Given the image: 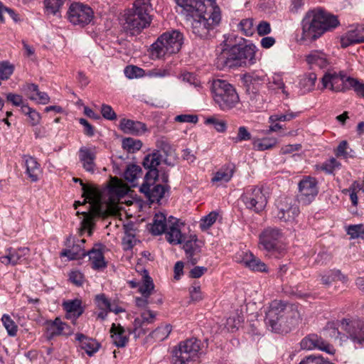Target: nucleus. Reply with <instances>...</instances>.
Segmentation results:
<instances>
[{
	"label": "nucleus",
	"instance_id": "34",
	"mask_svg": "<svg viewBox=\"0 0 364 364\" xmlns=\"http://www.w3.org/2000/svg\"><path fill=\"white\" fill-rule=\"evenodd\" d=\"M166 218L163 213H158L154 215L151 232L154 235H159L165 232L167 229Z\"/></svg>",
	"mask_w": 364,
	"mask_h": 364
},
{
	"label": "nucleus",
	"instance_id": "19",
	"mask_svg": "<svg viewBox=\"0 0 364 364\" xmlns=\"http://www.w3.org/2000/svg\"><path fill=\"white\" fill-rule=\"evenodd\" d=\"M29 252L28 247H9L6 250L5 255H0V262L5 265L15 266L26 260Z\"/></svg>",
	"mask_w": 364,
	"mask_h": 364
},
{
	"label": "nucleus",
	"instance_id": "10",
	"mask_svg": "<svg viewBox=\"0 0 364 364\" xmlns=\"http://www.w3.org/2000/svg\"><path fill=\"white\" fill-rule=\"evenodd\" d=\"M352 79L353 77L348 76L344 71L337 73L334 70H328L322 77L321 82L324 88L336 92H345L349 90Z\"/></svg>",
	"mask_w": 364,
	"mask_h": 364
},
{
	"label": "nucleus",
	"instance_id": "42",
	"mask_svg": "<svg viewBox=\"0 0 364 364\" xmlns=\"http://www.w3.org/2000/svg\"><path fill=\"white\" fill-rule=\"evenodd\" d=\"M95 302L97 306L102 311L99 313L98 318H104L108 309L110 308L111 302L104 294L97 295L95 296Z\"/></svg>",
	"mask_w": 364,
	"mask_h": 364
},
{
	"label": "nucleus",
	"instance_id": "11",
	"mask_svg": "<svg viewBox=\"0 0 364 364\" xmlns=\"http://www.w3.org/2000/svg\"><path fill=\"white\" fill-rule=\"evenodd\" d=\"M247 208L255 213L262 211L267 204V197L263 189L258 186L247 188L241 196Z\"/></svg>",
	"mask_w": 364,
	"mask_h": 364
},
{
	"label": "nucleus",
	"instance_id": "16",
	"mask_svg": "<svg viewBox=\"0 0 364 364\" xmlns=\"http://www.w3.org/2000/svg\"><path fill=\"white\" fill-rule=\"evenodd\" d=\"M299 199L304 204H309L314 200L318 193L316 178L310 176L305 177L299 183Z\"/></svg>",
	"mask_w": 364,
	"mask_h": 364
},
{
	"label": "nucleus",
	"instance_id": "18",
	"mask_svg": "<svg viewBox=\"0 0 364 364\" xmlns=\"http://www.w3.org/2000/svg\"><path fill=\"white\" fill-rule=\"evenodd\" d=\"M46 332L44 336L48 341L58 336H70L73 333V329L62 320H47L46 323Z\"/></svg>",
	"mask_w": 364,
	"mask_h": 364
},
{
	"label": "nucleus",
	"instance_id": "51",
	"mask_svg": "<svg viewBox=\"0 0 364 364\" xmlns=\"http://www.w3.org/2000/svg\"><path fill=\"white\" fill-rule=\"evenodd\" d=\"M269 88L270 90H282L284 95L287 97L289 95L288 92L285 90V85L279 76L273 77L272 81L269 82Z\"/></svg>",
	"mask_w": 364,
	"mask_h": 364
},
{
	"label": "nucleus",
	"instance_id": "57",
	"mask_svg": "<svg viewBox=\"0 0 364 364\" xmlns=\"http://www.w3.org/2000/svg\"><path fill=\"white\" fill-rule=\"evenodd\" d=\"M316 80V75L314 73H311L301 80V83L307 90H311L315 85Z\"/></svg>",
	"mask_w": 364,
	"mask_h": 364
},
{
	"label": "nucleus",
	"instance_id": "17",
	"mask_svg": "<svg viewBox=\"0 0 364 364\" xmlns=\"http://www.w3.org/2000/svg\"><path fill=\"white\" fill-rule=\"evenodd\" d=\"M284 311L291 312L289 316L291 318L299 317L300 314L295 305H289L284 304L282 301L274 300L272 301L267 310H264L266 318H274L279 316L282 317V314Z\"/></svg>",
	"mask_w": 364,
	"mask_h": 364
},
{
	"label": "nucleus",
	"instance_id": "1",
	"mask_svg": "<svg viewBox=\"0 0 364 364\" xmlns=\"http://www.w3.org/2000/svg\"><path fill=\"white\" fill-rule=\"evenodd\" d=\"M181 8V13L191 15V31L200 38H208L214 35V30L221 21L220 9L210 0H176Z\"/></svg>",
	"mask_w": 364,
	"mask_h": 364
},
{
	"label": "nucleus",
	"instance_id": "56",
	"mask_svg": "<svg viewBox=\"0 0 364 364\" xmlns=\"http://www.w3.org/2000/svg\"><path fill=\"white\" fill-rule=\"evenodd\" d=\"M297 116H298L297 112H293L288 111L285 114L272 115L269 117V119L272 122H277V121L285 122V121H290L291 119H294Z\"/></svg>",
	"mask_w": 364,
	"mask_h": 364
},
{
	"label": "nucleus",
	"instance_id": "2",
	"mask_svg": "<svg viewBox=\"0 0 364 364\" xmlns=\"http://www.w3.org/2000/svg\"><path fill=\"white\" fill-rule=\"evenodd\" d=\"M303 40L315 41L324 33L331 31L340 24L336 16L318 8L309 11L302 21Z\"/></svg>",
	"mask_w": 364,
	"mask_h": 364
},
{
	"label": "nucleus",
	"instance_id": "24",
	"mask_svg": "<svg viewBox=\"0 0 364 364\" xmlns=\"http://www.w3.org/2000/svg\"><path fill=\"white\" fill-rule=\"evenodd\" d=\"M239 50L237 56L241 58V66L251 65L256 63V46L252 44L235 45Z\"/></svg>",
	"mask_w": 364,
	"mask_h": 364
},
{
	"label": "nucleus",
	"instance_id": "46",
	"mask_svg": "<svg viewBox=\"0 0 364 364\" xmlns=\"http://www.w3.org/2000/svg\"><path fill=\"white\" fill-rule=\"evenodd\" d=\"M66 0H44L45 8L48 13L56 14Z\"/></svg>",
	"mask_w": 364,
	"mask_h": 364
},
{
	"label": "nucleus",
	"instance_id": "15",
	"mask_svg": "<svg viewBox=\"0 0 364 364\" xmlns=\"http://www.w3.org/2000/svg\"><path fill=\"white\" fill-rule=\"evenodd\" d=\"M300 213L296 201L290 198H285L278 205L277 218L285 223H291Z\"/></svg>",
	"mask_w": 364,
	"mask_h": 364
},
{
	"label": "nucleus",
	"instance_id": "35",
	"mask_svg": "<svg viewBox=\"0 0 364 364\" xmlns=\"http://www.w3.org/2000/svg\"><path fill=\"white\" fill-rule=\"evenodd\" d=\"M109 188L112 194L119 198L124 196L129 191L128 186L116 177L111 178Z\"/></svg>",
	"mask_w": 364,
	"mask_h": 364
},
{
	"label": "nucleus",
	"instance_id": "33",
	"mask_svg": "<svg viewBox=\"0 0 364 364\" xmlns=\"http://www.w3.org/2000/svg\"><path fill=\"white\" fill-rule=\"evenodd\" d=\"M306 61L310 65H315L320 68L326 67L328 64V60L326 55L319 50L311 51L306 56Z\"/></svg>",
	"mask_w": 364,
	"mask_h": 364
},
{
	"label": "nucleus",
	"instance_id": "48",
	"mask_svg": "<svg viewBox=\"0 0 364 364\" xmlns=\"http://www.w3.org/2000/svg\"><path fill=\"white\" fill-rule=\"evenodd\" d=\"M124 74L127 77L133 79L142 77L144 74V70L134 65H129L125 68Z\"/></svg>",
	"mask_w": 364,
	"mask_h": 364
},
{
	"label": "nucleus",
	"instance_id": "41",
	"mask_svg": "<svg viewBox=\"0 0 364 364\" xmlns=\"http://www.w3.org/2000/svg\"><path fill=\"white\" fill-rule=\"evenodd\" d=\"M171 331L172 326L167 323L162 324L152 331L151 336L158 341H162L168 336Z\"/></svg>",
	"mask_w": 364,
	"mask_h": 364
},
{
	"label": "nucleus",
	"instance_id": "59",
	"mask_svg": "<svg viewBox=\"0 0 364 364\" xmlns=\"http://www.w3.org/2000/svg\"><path fill=\"white\" fill-rule=\"evenodd\" d=\"M191 299L193 301H198L202 300L203 296L199 284H193L190 288Z\"/></svg>",
	"mask_w": 364,
	"mask_h": 364
},
{
	"label": "nucleus",
	"instance_id": "8",
	"mask_svg": "<svg viewBox=\"0 0 364 364\" xmlns=\"http://www.w3.org/2000/svg\"><path fill=\"white\" fill-rule=\"evenodd\" d=\"M203 353L201 341L196 338H191L181 341L172 351L173 364H188L195 361Z\"/></svg>",
	"mask_w": 364,
	"mask_h": 364
},
{
	"label": "nucleus",
	"instance_id": "3",
	"mask_svg": "<svg viewBox=\"0 0 364 364\" xmlns=\"http://www.w3.org/2000/svg\"><path fill=\"white\" fill-rule=\"evenodd\" d=\"M73 181L80 183L82 190V196L85 197L82 203L75 201L74 208L77 209L80 205L89 203L86 210L77 211V215H83L84 218L82 221L83 226L90 228L94 225L93 220L95 217H106L109 214L108 205L102 203L101 193L97 188L84 183L80 178H73Z\"/></svg>",
	"mask_w": 364,
	"mask_h": 364
},
{
	"label": "nucleus",
	"instance_id": "13",
	"mask_svg": "<svg viewBox=\"0 0 364 364\" xmlns=\"http://www.w3.org/2000/svg\"><path fill=\"white\" fill-rule=\"evenodd\" d=\"M239 50L237 46H232L221 50L215 59V65L220 70L242 67L241 58L237 55Z\"/></svg>",
	"mask_w": 364,
	"mask_h": 364
},
{
	"label": "nucleus",
	"instance_id": "27",
	"mask_svg": "<svg viewBox=\"0 0 364 364\" xmlns=\"http://www.w3.org/2000/svg\"><path fill=\"white\" fill-rule=\"evenodd\" d=\"M267 328L275 333H287L291 327L288 320H263Z\"/></svg>",
	"mask_w": 364,
	"mask_h": 364
},
{
	"label": "nucleus",
	"instance_id": "64",
	"mask_svg": "<svg viewBox=\"0 0 364 364\" xmlns=\"http://www.w3.org/2000/svg\"><path fill=\"white\" fill-rule=\"evenodd\" d=\"M135 234H129L128 235H124L122 238V245L123 248L125 250L128 249H132L135 243Z\"/></svg>",
	"mask_w": 364,
	"mask_h": 364
},
{
	"label": "nucleus",
	"instance_id": "38",
	"mask_svg": "<svg viewBox=\"0 0 364 364\" xmlns=\"http://www.w3.org/2000/svg\"><path fill=\"white\" fill-rule=\"evenodd\" d=\"M141 168L136 164H129L127 166L124 176V178L132 183V186H136L135 181L141 175Z\"/></svg>",
	"mask_w": 364,
	"mask_h": 364
},
{
	"label": "nucleus",
	"instance_id": "28",
	"mask_svg": "<svg viewBox=\"0 0 364 364\" xmlns=\"http://www.w3.org/2000/svg\"><path fill=\"white\" fill-rule=\"evenodd\" d=\"M63 307L70 316L80 317L84 312V307L81 299H75L63 301Z\"/></svg>",
	"mask_w": 364,
	"mask_h": 364
},
{
	"label": "nucleus",
	"instance_id": "31",
	"mask_svg": "<svg viewBox=\"0 0 364 364\" xmlns=\"http://www.w3.org/2000/svg\"><path fill=\"white\" fill-rule=\"evenodd\" d=\"M364 42V37L360 34L356 28L348 31L345 36L341 38V44L342 48H347L355 43Z\"/></svg>",
	"mask_w": 364,
	"mask_h": 364
},
{
	"label": "nucleus",
	"instance_id": "14",
	"mask_svg": "<svg viewBox=\"0 0 364 364\" xmlns=\"http://www.w3.org/2000/svg\"><path fill=\"white\" fill-rule=\"evenodd\" d=\"M158 178H144L140 187V192L144 193L151 203L159 202L164 198L166 191L169 189L168 185L156 184Z\"/></svg>",
	"mask_w": 364,
	"mask_h": 364
},
{
	"label": "nucleus",
	"instance_id": "22",
	"mask_svg": "<svg viewBox=\"0 0 364 364\" xmlns=\"http://www.w3.org/2000/svg\"><path fill=\"white\" fill-rule=\"evenodd\" d=\"M79 159L82 163L83 168L91 173H95L96 164V151L95 148H87L82 146L79 150Z\"/></svg>",
	"mask_w": 364,
	"mask_h": 364
},
{
	"label": "nucleus",
	"instance_id": "58",
	"mask_svg": "<svg viewBox=\"0 0 364 364\" xmlns=\"http://www.w3.org/2000/svg\"><path fill=\"white\" fill-rule=\"evenodd\" d=\"M350 81L351 82L349 85V90L353 89L359 97L364 98V84L360 82L357 79L353 77Z\"/></svg>",
	"mask_w": 364,
	"mask_h": 364
},
{
	"label": "nucleus",
	"instance_id": "6",
	"mask_svg": "<svg viewBox=\"0 0 364 364\" xmlns=\"http://www.w3.org/2000/svg\"><path fill=\"white\" fill-rule=\"evenodd\" d=\"M212 94L215 103L223 111H229L240 102V97L235 88L226 80H213Z\"/></svg>",
	"mask_w": 364,
	"mask_h": 364
},
{
	"label": "nucleus",
	"instance_id": "53",
	"mask_svg": "<svg viewBox=\"0 0 364 364\" xmlns=\"http://www.w3.org/2000/svg\"><path fill=\"white\" fill-rule=\"evenodd\" d=\"M251 139V134L245 127H240L238 128L237 134L235 137L232 138V141L235 143H237L242 141H248Z\"/></svg>",
	"mask_w": 364,
	"mask_h": 364
},
{
	"label": "nucleus",
	"instance_id": "49",
	"mask_svg": "<svg viewBox=\"0 0 364 364\" xmlns=\"http://www.w3.org/2000/svg\"><path fill=\"white\" fill-rule=\"evenodd\" d=\"M14 72V66L9 62L0 63V79L7 80Z\"/></svg>",
	"mask_w": 364,
	"mask_h": 364
},
{
	"label": "nucleus",
	"instance_id": "44",
	"mask_svg": "<svg viewBox=\"0 0 364 364\" xmlns=\"http://www.w3.org/2000/svg\"><path fill=\"white\" fill-rule=\"evenodd\" d=\"M82 348L89 356H92L100 348V344L92 338L85 339L82 341Z\"/></svg>",
	"mask_w": 364,
	"mask_h": 364
},
{
	"label": "nucleus",
	"instance_id": "36",
	"mask_svg": "<svg viewBox=\"0 0 364 364\" xmlns=\"http://www.w3.org/2000/svg\"><path fill=\"white\" fill-rule=\"evenodd\" d=\"M245 265L253 271L267 272L266 264L252 253L246 255L244 258Z\"/></svg>",
	"mask_w": 364,
	"mask_h": 364
},
{
	"label": "nucleus",
	"instance_id": "32",
	"mask_svg": "<svg viewBox=\"0 0 364 364\" xmlns=\"http://www.w3.org/2000/svg\"><path fill=\"white\" fill-rule=\"evenodd\" d=\"M86 255L89 256L93 269H100L107 266L103 253L101 250L92 248L88 252H86Z\"/></svg>",
	"mask_w": 364,
	"mask_h": 364
},
{
	"label": "nucleus",
	"instance_id": "12",
	"mask_svg": "<svg viewBox=\"0 0 364 364\" xmlns=\"http://www.w3.org/2000/svg\"><path fill=\"white\" fill-rule=\"evenodd\" d=\"M94 17L92 9L82 3L72 4L68 11L69 21L75 26L84 27L89 24Z\"/></svg>",
	"mask_w": 364,
	"mask_h": 364
},
{
	"label": "nucleus",
	"instance_id": "62",
	"mask_svg": "<svg viewBox=\"0 0 364 364\" xmlns=\"http://www.w3.org/2000/svg\"><path fill=\"white\" fill-rule=\"evenodd\" d=\"M257 31L260 36L270 33L272 31L270 23L264 21H260L257 26Z\"/></svg>",
	"mask_w": 364,
	"mask_h": 364
},
{
	"label": "nucleus",
	"instance_id": "54",
	"mask_svg": "<svg viewBox=\"0 0 364 364\" xmlns=\"http://www.w3.org/2000/svg\"><path fill=\"white\" fill-rule=\"evenodd\" d=\"M4 326L6 329L7 333L9 336L14 337L17 335L18 330V324L14 320H1Z\"/></svg>",
	"mask_w": 364,
	"mask_h": 364
},
{
	"label": "nucleus",
	"instance_id": "63",
	"mask_svg": "<svg viewBox=\"0 0 364 364\" xmlns=\"http://www.w3.org/2000/svg\"><path fill=\"white\" fill-rule=\"evenodd\" d=\"M38 87L36 84H26L23 85V90L31 100H37L35 93L38 91Z\"/></svg>",
	"mask_w": 364,
	"mask_h": 364
},
{
	"label": "nucleus",
	"instance_id": "39",
	"mask_svg": "<svg viewBox=\"0 0 364 364\" xmlns=\"http://www.w3.org/2000/svg\"><path fill=\"white\" fill-rule=\"evenodd\" d=\"M277 141L275 138L266 137L262 139H255L253 141V147L257 151H264L269 149L276 145Z\"/></svg>",
	"mask_w": 364,
	"mask_h": 364
},
{
	"label": "nucleus",
	"instance_id": "5",
	"mask_svg": "<svg viewBox=\"0 0 364 364\" xmlns=\"http://www.w3.org/2000/svg\"><path fill=\"white\" fill-rule=\"evenodd\" d=\"M339 327L346 331L355 343L364 344L363 320H333L327 323L323 331L330 337L337 338L341 333Z\"/></svg>",
	"mask_w": 364,
	"mask_h": 364
},
{
	"label": "nucleus",
	"instance_id": "61",
	"mask_svg": "<svg viewBox=\"0 0 364 364\" xmlns=\"http://www.w3.org/2000/svg\"><path fill=\"white\" fill-rule=\"evenodd\" d=\"M101 113L104 118L109 120H114L117 119V114L112 108L111 106L108 105H102L101 108Z\"/></svg>",
	"mask_w": 364,
	"mask_h": 364
},
{
	"label": "nucleus",
	"instance_id": "55",
	"mask_svg": "<svg viewBox=\"0 0 364 364\" xmlns=\"http://www.w3.org/2000/svg\"><path fill=\"white\" fill-rule=\"evenodd\" d=\"M205 123L206 124H213L214 126V128L217 130L218 132H225L227 128V125L225 121L223 120H218L214 117H210L208 118Z\"/></svg>",
	"mask_w": 364,
	"mask_h": 364
},
{
	"label": "nucleus",
	"instance_id": "37",
	"mask_svg": "<svg viewBox=\"0 0 364 364\" xmlns=\"http://www.w3.org/2000/svg\"><path fill=\"white\" fill-rule=\"evenodd\" d=\"M142 283L139 285V291L143 296L149 297L154 290V284L147 270H143Z\"/></svg>",
	"mask_w": 364,
	"mask_h": 364
},
{
	"label": "nucleus",
	"instance_id": "7",
	"mask_svg": "<svg viewBox=\"0 0 364 364\" xmlns=\"http://www.w3.org/2000/svg\"><path fill=\"white\" fill-rule=\"evenodd\" d=\"M183 34L176 30L167 31L161 35L151 46V55L161 58L166 55L177 53L181 48Z\"/></svg>",
	"mask_w": 364,
	"mask_h": 364
},
{
	"label": "nucleus",
	"instance_id": "21",
	"mask_svg": "<svg viewBox=\"0 0 364 364\" xmlns=\"http://www.w3.org/2000/svg\"><path fill=\"white\" fill-rule=\"evenodd\" d=\"M161 161V154L160 151L156 150L153 153L146 155L143 160V166L144 168L148 169L144 178L149 180V178H158L159 171L158 166Z\"/></svg>",
	"mask_w": 364,
	"mask_h": 364
},
{
	"label": "nucleus",
	"instance_id": "52",
	"mask_svg": "<svg viewBox=\"0 0 364 364\" xmlns=\"http://www.w3.org/2000/svg\"><path fill=\"white\" fill-rule=\"evenodd\" d=\"M239 26L245 36H250L254 33L253 21L252 19H243L240 21Z\"/></svg>",
	"mask_w": 364,
	"mask_h": 364
},
{
	"label": "nucleus",
	"instance_id": "25",
	"mask_svg": "<svg viewBox=\"0 0 364 364\" xmlns=\"http://www.w3.org/2000/svg\"><path fill=\"white\" fill-rule=\"evenodd\" d=\"M183 250L188 262L191 264L194 265L199 261L201 250L200 245L197 243L196 238L186 241L183 245Z\"/></svg>",
	"mask_w": 364,
	"mask_h": 364
},
{
	"label": "nucleus",
	"instance_id": "40",
	"mask_svg": "<svg viewBox=\"0 0 364 364\" xmlns=\"http://www.w3.org/2000/svg\"><path fill=\"white\" fill-rule=\"evenodd\" d=\"M234 173L233 168L227 167L225 168H221L217 171L214 176L212 178V181L227 183L230 181Z\"/></svg>",
	"mask_w": 364,
	"mask_h": 364
},
{
	"label": "nucleus",
	"instance_id": "43",
	"mask_svg": "<svg viewBox=\"0 0 364 364\" xmlns=\"http://www.w3.org/2000/svg\"><path fill=\"white\" fill-rule=\"evenodd\" d=\"M142 146V142L139 139H135L131 137L125 138L122 140V147L129 153H134L139 151Z\"/></svg>",
	"mask_w": 364,
	"mask_h": 364
},
{
	"label": "nucleus",
	"instance_id": "47",
	"mask_svg": "<svg viewBox=\"0 0 364 364\" xmlns=\"http://www.w3.org/2000/svg\"><path fill=\"white\" fill-rule=\"evenodd\" d=\"M218 213L215 211H212L207 215L201 218L200 222V227L201 230H205L211 227L216 221Z\"/></svg>",
	"mask_w": 364,
	"mask_h": 364
},
{
	"label": "nucleus",
	"instance_id": "50",
	"mask_svg": "<svg viewBox=\"0 0 364 364\" xmlns=\"http://www.w3.org/2000/svg\"><path fill=\"white\" fill-rule=\"evenodd\" d=\"M347 233L353 239L363 237L364 235L363 225L361 224L350 225L347 228Z\"/></svg>",
	"mask_w": 364,
	"mask_h": 364
},
{
	"label": "nucleus",
	"instance_id": "45",
	"mask_svg": "<svg viewBox=\"0 0 364 364\" xmlns=\"http://www.w3.org/2000/svg\"><path fill=\"white\" fill-rule=\"evenodd\" d=\"M61 256L67 257L70 260L78 259L86 256V252L76 246L73 247L71 250H65L61 252Z\"/></svg>",
	"mask_w": 364,
	"mask_h": 364
},
{
	"label": "nucleus",
	"instance_id": "26",
	"mask_svg": "<svg viewBox=\"0 0 364 364\" xmlns=\"http://www.w3.org/2000/svg\"><path fill=\"white\" fill-rule=\"evenodd\" d=\"M170 225L166 229V238L167 241L173 245L181 244L182 242V234L179 229L178 221L176 218H170Z\"/></svg>",
	"mask_w": 364,
	"mask_h": 364
},
{
	"label": "nucleus",
	"instance_id": "20",
	"mask_svg": "<svg viewBox=\"0 0 364 364\" xmlns=\"http://www.w3.org/2000/svg\"><path fill=\"white\" fill-rule=\"evenodd\" d=\"M301 347L306 350L317 348L328 354H333L335 351L333 346L316 334H310L303 338L301 341Z\"/></svg>",
	"mask_w": 364,
	"mask_h": 364
},
{
	"label": "nucleus",
	"instance_id": "4",
	"mask_svg": "<svg viewBox=\"0 0 364 364\" xmlns=\"http://www.w3.org/2000/svg\"><path fill=\"white\" fill-rule=\"evenodd\" d=\"M151 0H135L133 7L124 14V30L132 36L140 33L152 21Z\"/></svg>",
	"mask_w": 364,
	"mask_h": 364
},
{
	"label": "nucleus",
	"instance_id": "30",
	"mask_svg": "<svg viewBox=\"0 0 364 364\" xmlns=\"http://www.w3.org/2000/svg\"><path fill=\"white\" fill-rule=\"evenodd\" d=\"M112 339L113 343L119 348L124 347L128 341V338L125 334L124 329L120 326H116L114 323L111 328Z\"/></svg>",
	"mask_w": 364,
	"mask_h": 364
},
{
	"label": "nucleus",
	"instance_id": "9",
	"mask_svg": "<svg viewBox=\"0 0 364 364\" xmlns=\"http://www.w3.org/2000/svg\"><path fill=\"white\" fill-rule=\"evenodd\" d=\"M283 237L282 230L276 227H267L259 234V245L267 251V256L279 258L284 250L280 247L279 242Z\"/></svg>",
	"mask_w": 364,
	"mask_h": 364
},
{
	"label": "nucleus",
	"instance_id": "29",
	"mask_svg": "<svg viewBox=\"0 0 364 364\" xmlns=\"http://www.w3.org/2000/svg\"><path fill=\"white\" fill-rule=\"evenodd\" d=\"M26 173L32 181H37L41 173L40 165L36 159L30 156H24Z\"/></svg>",
	"mask_w": 364,
	"mask_h": 364
},
{
	"label": "nucleus",
	"instance_id": "23",
	"mask_svg": "<svg viewBox=\"0 0 364 364\" xmlns=\"http://www.w3.org/2000/svg\"><path fill=\"white\" fill-rule=\"evenodd\" d=\"M119 129L124 134L134 136L141 135L147 130L144 123L125 118L121 119Z\"/></svg>",
	"mask_w": 364,
	"mask_h": 364
},
{
	"label": "nucleus",
	"instance_id": "60",
	"mask_svg": "<svg viewBox=\"0 0 364 364\" xmlns=\"http://www.w3.org/2000/svg\"><path fill=\"white\" fill-rule=\"evenodd\" d=\"M4 13H7L14 21L16 22L18 21V15L14 12V11L10 8L4 6V4L0 2V21L1 23L4 22V18L3 16Z\"/></svg>",
	"mask_w": 364,
	"mask_h": 364
}]
</instances>
